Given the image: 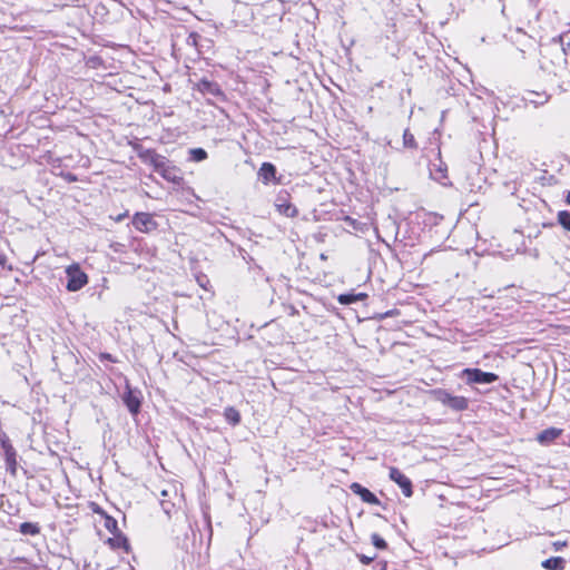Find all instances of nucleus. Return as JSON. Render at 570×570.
Returning <instances> with one entry per match:
<instances>
[{
  "instance_id": "27",
  "label": "nucleus",
  "mask_w": 570,
  "mask_h": 570,
  "mask_svg": "<svg viewBox=\"0 0 570 570\" xmlns=\"http://www.w3.org/2000/svg\"><path fill=\"white\" fill-rule=\"evenodd\" d=\"M358 560L363 563V564H370L374 559L375 557H368V556H365V554H358Z\"/></svg>"
},
{
  "instance_id": "30",
  "label": "nucleus",
  "mask_w": 570,
  "mask_h": 570,
  "mask_svg": "<svg viewBox=\"0 0 570 570\" xmlns=\"http://www.w3.org/2000/svg\"><path fill=\"white\" fill-rule=\"evenodd\" d=\"M567 546V542L566 541H556L553 542V547L554 549L558 551V550H561L562 548H564Z\"/></svg>"
},
{
  "instance_id": "7",
  "label": "nucleus",
  "mask_w": 570,
  "mask_h": 570,
  "mask_svg": "<svg viewBox=\"0 0 570 570\" xmlns=\"http://www.w3.org/2000/svg\"><path fill=\"white\" fill-rule=\"evenodd\" d=\"M389 475L390 479L402 489L405 497L409 498L412 495V482L404 473H402L397 468H390Z\"/></svg>"
},
{
  "instance_id": "24",
  "label": "nucleus",
  "mask_w": 570,
  "mask_h": 570,
  "mask_svg": "<svg viewBox=\"0 0 570 570\" xmlns=\"http://www.w3.org/2000/svg\"><path fill=\"white\" fill-rule=\"evenodd\" d=\"M372 543L377 549H385L387 547L385 540L380 537L377 533H373L372 537Z\"/></svg>"
},
{
  "instance_id": "9",
  "label": "nucleus",
  "mask_w": 570,
  "mask_h": 570,
  "mask_svg": "<svg viewBox=\"0 0 570 570\" xmlns=\"http://www.w3.org/2000/svg\"><path fill=\"white\" fill-rule=\"evenodd\" d=\"M1 446L4 451L7 470L14 474L18 465L16 450L8 438L1 440Z\"/></svg>"
},
{
  "instance_id": "3",
  "label": "nucleus",
  "mask_w": 570,
  "mask_h": 570,
  "mask_svg": "<svg viewBox=\"0 0 570 570\" xmlns=\"http://www.w3.org/2000/svg\"><path fill=\"white\" fill-rule=\"evenodd\" d=\"M468 384H491L499 380V376L480 368H464L461 374Z\"/></svg>"
},
{
  "instance_id": "25",
  "label": "nucleus",
  "mask_w": 570,
  "mask_h": 570,
  "mask_svg": "<svg viewBox=\"0 0 570 570\" xmlns=\"http://www.w3.org/2000/svg\"><path fill=\"white\" fill-rule=\"evenodd\" d=\"M110 542L115 546V547H118V548H125L126 550L128 549V542H127V539L125 537H116L115 539H110Z\"/></svg>"
},
{
  "instance_id": "29",
  "label": "nucleus",
  "mask_w": 570,
  "mask_h": 570,
  "mask_svg": "<svg viewBox=\"0 0 570 570\" xmlns=\"http://www.w3.org/2000/svg\"><path fill=\"white\" fill-rule=\"evenodd\" d=\"M106 527H107L109 530L116 529V528H117V521H116L115 519L108 518V519L106 520Z\"/></svg>"
},
{
  "instance_id": "35",
  "label": "nucleus",
  "mask_w": 570,
  "mask_h": 570,
  "mask_svg": "<svg viewBox=\"0 0 570 570\" xmlns=\"http://www.w3.org/2000/svg\"><path fill=\"white\" fill-rule=\"evenodd\" d=\"M197 281H198V283H199V285H200V286L205 287V285H204V281H200L199 278H198Z\"/></svg>"
},
{
  "instance_id": "32",
  "label": "nucleus",
  "mask_w": 570,
  "mask_h": 570,
  "mask_svg": "<svg viewBox=\"0 0 570 570\" xmlns=\"http://www.w3.org/2000/svg\"><path fill=\"white\" fill-rule=\"evenodd\" d=\"M566 203L570 205V190L567 193Z\"/></svg>"
},
{
  "instance_id": "34",
  "label": "nucleus",
  "mask_w": 570,
  "mask_h": 570,
  "mask_svg": "<svg viewBox=\"0 0 570 570\" xmlns=\"http://www.w3.org/2000/svg\"><path fill=\"white\" fill-rule=\"evenodd\" d=\"M197 281H198V283H199V285H200V286L205 287V285H204V281H200L199 278H198Z\"/></svg>"
},
{
  "instance_id": "17",
  "label": "nucleus",
  "mask_w": 570,
  "mask_h": 570,
  "mask_svg": "<svg viewBox=\"0 0 570 570\" xmlns=\"http://www.w3.org/2000/svg\"><path fill=\"white\" fill-rule=\"evenodd\" d=\"M19 532L24 535H37L40 533V527L38 523L23 522L19 527Z\"/></svg>"
},
{
  "instance_id": "1",
  "label": "nucleus",
  "mask_w": 570,
  "mask_h": 570,
  "mask_svg": "<svg viewBox=\"0 0 570 570\" xmlns=\"http://www.w3.org/2000/svg\"><path fill=\"white\" fill-rule=\"evenodd\" d=\"M135 150L139 159L144 164L150 165L157 173L165 169L168 164V159L165 156L157 154L154 149H146L141 146H136Z\"/></svg>"
},
{
  "instance_id": "31",
  "label": "nucleus",
  "mask_w": 570,
  "mask_h": 570,
  "mask_svg": "<svg viewBox=\"0 0 570 570\" xmlns=\"http://www.w3.org/2000/svg\"><path fill=\"white\" fill-rule=\"evenodd\" d=\"M367 298V294L365 293H357L355 294V301L358 302V301H364Z\"/></svg>"
},
{
  "instance_id": "4",
  "label": "nucleus",
  "mask_w": 570,
  "mask_h": 570,
  "mask_svg": "<svg viewBox=\"0 0 570 570\" xmlns=\"http://www.w3.org/2000/svg\"><path fill=\"white\" fill-rule=\"evenodd\" d=\"M435 399L442 403L443 405H446L448 407L454 410V411H464L468 409V400L464 396H456L452 395L445 390H435L434 392Z\"/></svg>"
},
{
  "instance_id": "23",
  "label": "nucleus",
  "mask_w": 570,
  "mask_h": 570,
  "mask_svg": "<svg viewBox=\"0 0 570 570\" xmlns=\"http://www.w3.org/2000/svg\"><path fill=\"white\" fill-rule=\"evenodd\" d=\"M530 96H533L535 98H525L528 101L534 104V105H543L548 101V96L546 94H538V92H530Z\"/></svg>"
},
{
  "instance_id": "33",
  "label": "nucleus",
  "mask_w": 570,
  "mask_h": 570,
  "mask_svg": "<svg viewBox=\"0 0 570 570\" xmlns=\"http://www.w3.org/2000/svg\"><path fill=\"white\" fill-rule=\"evenodd\" d=\"M6 263V257L0 255V265H3Z\"/></svg>"
},
{
  "instance_id": "14",
  "label": "nucleus",
  "mask_w": 570,
  "mask_h": 570,
  "mask_svg": "<svg viewBox=\"0 0 570 570\" xmlns=\"http://www.w3.org/2000/svg\"><path fill=\"white\" fill-rule=\"evenodd\" d=\"M258 176L264 184H267L272 179H275L276 167L271 163H263L262 167L259 168Z\"/></svg>"
},
{
  "instance_id": "2",
  "label": "nucleus",
  "mask_w": 570,
  "mask_h": 570,
  "mask_svg": "<svg viewBox=\"0 0 570 570\" xmlns=\"http://www.w3.org/2000/svg\"><path fill=\"white\" fill-rule=\"evenodd\" d=\"M67 289L77 292L88 283V276L80 269L78 264H72L66 268Z\"/></svg>"
},
{
  "instance_id": "11",
  "label": "nucleus",
  "mask_w": 570,
  "mask_h": 570,
  "mask_svg": "<svg viewBox=\"0 0 570 570\" xmlns=\"http://www.w3.org/2000/svg\"><path fill=\"white\" fill-rule=\"evenodd\" d=\"M430 175L431 177L441 183L442 185H446L445 179H448V167L446 164L443 163L441 158H439V163H433L430 165Z\"/></svg>"
},
{
  "instance_id": "22",
  "label": "nucleus",
  "mask_w": 570,
  "mask_h": 570,
  "mask_svg": "<svg viewBox=\"0 0 570 570\" xmlns=\"http://www.w3.org/2000/svg\"><path fill=\"white\" fill-rule=\"evenodd\" d=\"M337 302L342 305H351L356 303L354 293H345L341 294L337 297Z\"/></svg>"
},
{
  "instance_id": "15",
  "label": "nucleus",
  "mask_w": 570,
  "mask_h": 570,
  "mask_svg": "<svg viewBox=\"0 0 570 570\" xmlns=\"http://www.w3.org/2000/svg\"><path fill=\"white\" fill-rule=\"evenodd\" d=\"M564 559L561 557H552L544 560L541 564L547 570H563L564 568Z\"/></svg>"
},
{
  "instance_id": "18",
  "label": "nucleus",
  "mask_w": 570,
  "mask_h": 570,
  "mask_svg": "<svg viewBox=\"0 0 570 570\" xmlns=\"http://www.w3.org/2000/svg\"><path fill=\"white\" fill-rule=\"evenodd\" d=\"M224 416L226 421L229 422L232 425H237L240 422V414L233 406L225 409Z\"/></svg>"
},
{
  "instance_id": "16",
  "label": "nucleus",
  "mask_w": 570,
  "mask_h": 570,
  "mask_svg": "<svg viewBox=\"0 0 570 570\" xmlns=\"http://www.w3.org/2000/svg\"><path fill=\"white\" fill-rule=\"evenodd\" d=\"M199 89L203 91V92H207V94H210L213 96H218L222 94L218 85L216 82H213V81H209V80H206V79H203L200 82H199Z\"/></svg>"
},
{
  "instance_id": "10",
  "label": "nucleus",
  "mask_w": 570,
  "mask_h": 570,
  "mask_svg": "<svg viewBox=\"0 0 570 570\" xmlns=\"http://www.w3.org/2000/svg\"><path fill=\"white\" fill-rule=\"evenodd\" d=\"M351 491L358 495L364 502L370 504H380V500L376 498L374 493H372L368 489L364 488L357 482H354L350 485Z\"/></svg>"
},
{
  "instance_id": "12",
  "label": "nucleus",
  "mask_w": 570,
  "mask_h": 570,
  "mask_svg": "<svg viewBox=\"0 0 570 570\" xmlns=\"http://www.w3.org/2000/svg\"><path fill=\"white\" fill-rule=\"evenodd\" d=\"M122 401L124 403L126 404L128 411L132 414V415H136L139 413L140 411V405H141V402H140V399L138 396V394L131 390H128L124 396H122Z\"/></svg>"
},
{
  "instance_id": "5",
  "label": "nucleus",
  "mask_w": 570,
  "mask_h": 570,
  "mask_svg": "<svg viewBox=\"0 0 570 570\" xmlns=\"http://www.w3.org/2000/svg\"><path fill=\"white\" fill-rule=\"evenodd\" d=\"M131 223L141 233H149L157 227V223L149 213H136Z\"/></svg>"
},
{
  "instance_id": "6",
  "label": "nucleus",
  "mask_w": 570,
  "mask_h": 570,
  "mask_svg": "<svg viewBox=\"0 0 570 570\" xmlns=\"http://www.w3.org/2000/svg\"><path fill=\"white\" fill-rule=\"evenodd\" d=\"M180 501V498L175 489V487H169L167 489H163L160 492V505L164 510V512L167 515H170L173 509L176 505V501Z\"/></svg>"
},
{
  "instance_id": "8",
  "label": "nucleus",
  "mask_w": 570,
  "mask_h": 570,
  "mask_svg": "<svg viewBox=\"0 0 570 570\" xmlns=\"http://www.w3.org/2000/svg\"><path fill=\"white\" fill-rule=\"evenodd\" d=\"M276 209L279 214L286 217H296L298 214L297 208L288 200L287 194H279L275 202Z\"/></svg>"
},
{
  "instance_id": "28",
  "label": "nucleus",
  "mask_w": 570,
  "mask_h": 570,
  "mask_svg": "<svg viewBox=\"0 0 570 570\" xmlns=\"http://www.w3.org/2000/svg\"><path fill=\"white\" fill-rule=\"evenodd\" d=\"M198 38H199L198 33L191 32V33H189V36L187 38V43L196 46Z\"/></svg>"
},
{
  "instance_id": "21",
  "label": "nucleus",
  "mask_w": 570,
  "mask_h": 570,
  "mask_svg": "<svg viewBox=\"0 0 570 570\" xmlns=\"http://www.w3.org/2000/svg\"><path fill=\"white\" fill-rule=\"evenodd\" d=\"M207 151L203 148L189 149V159L193 161H203L207 158Z\"/></svg>"
},
{
  "instance_id": "19",
  "label": "nucleus",
  "mask_w": 570,
  "mask_h": 570,
  "mask_svg": "<svg viewBox=\"0 0 570 570\" xmlns=\"http://www.w3.org/2000/svg\"><path fill=\"white\" fill-rule=\"evenodd\" d=\"M403 147L412 150H416L419 147L414 135L409 129L403 132Z\"/></svg>"
},
{
  "instance_id": "13",
  "label": "nucleus",
  "mask_w": 570,
  "mask_h": 570,
  "mask_svg": "<svg viewBox=\"0 0 570 570\" xmlns=\"http://www.w3.org/2000/svg\"><path fill=\"white\" fill-rule=\"evenodd\" d=\"M561 433H562L561 429L549 428V429L543 430L541 433H539L537 440L541 444H548V443L554 441L556 439H558L561 435Z\"/></svg>"
},
{
  "instance_id": "36",
  "label": "nucleus",
  "mask_w": 570,
  "mask_h": 570,
  "mask_svg": "<svg viewBox=\"0 0 570 570\" xmlns=\"http://www.w3.org/2000/svg\"><path fill=\"white\" fill-rule=\"evenodd\" d=\"M381 570H386V566L384 564Z\"/></svg>"
},
{
  "instance_id": "26",
  "label": "nucleus",
  "mask_w": 570,
  "mask_h": 570,
  "mask_svg": "<svg viewBox=\"0 0 570 570\" xmlns=\"http://www.w3.org/2000/svg\"><path fill=\"white\" fill-rule=\"evenodd\" d=\"M165 179L169 180V181H175L176 179V176H173L171 175V171H170V165L169 163L167 164V166L165 167V169L163 170H159L158 171Z\"/></svg>"
},
{
  "instance_id": "20",
  "label": "nucleus",
  "mask_w": 570,
  "mask_h": 570,
  "mask_svg": "<svg viewBox=\"0 0 570 570\" xmlns=\"http://www.w3.org/2000/svg\"><path fill=\"white\" fill-rule=\"evenodd\" d=\"M557 220L563 229L570 232V212L560 210L557 215Z\"/></svg>"
}]
</instances>
